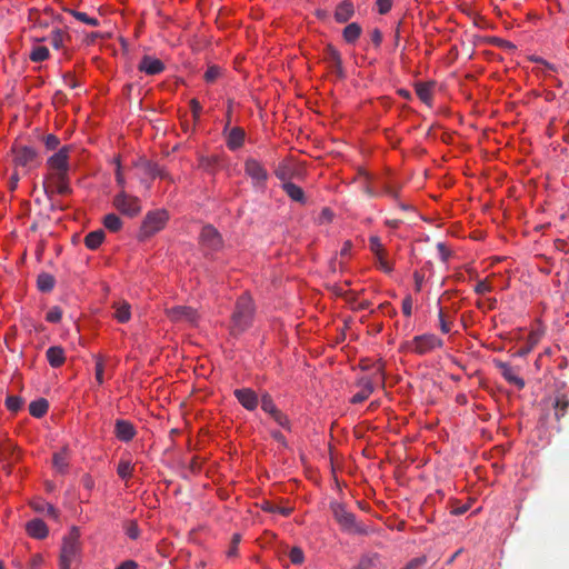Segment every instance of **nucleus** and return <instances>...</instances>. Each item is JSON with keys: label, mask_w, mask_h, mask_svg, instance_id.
Listing matches in <instances>:
<instances>
[{"label": "nucleus", "mask_w": 569, "mask_h": 569, "mask_svg": "<svg viewBox=\"0 0 569 569\" xmlns=\"http://www.w3.org/2000/svg\"><path fill=\"white\" fill-rule=\"evenodd\" d=\"M244 130L240 127L230 129L227 133V147L230 150L239 149L244 142Z\"/></svg>", "instance_id": "nucleus-23"}, {"label": "nucleus", "mask_w": 569, "mask_h": 569, "mask_svg": "<svg viewBox=\"0 0 569 569\" xmlns=\"http://www.w3.org/2000/svg\"><path fill=\"white\" fill-rule=\"evenodd\" d=\"M378 309H379V310H381L382 312L388 313L390 317H392V316H396V315H397L396 309H395V308H392V307L390 306V303H389V302H383V303H381V305L378 307Z\"/></svg>", "instance_id": "nucleus-61"}, {"label": "nucleus", "mask_w": 569, "mask_h": 569, "mask_svg": "<svg viewBox=\"0 0 569 569\" xmlns=\"http://www.w3.org/2000/svg\"><path fill=\"white\" fill-rule=\"evenodd\" d=\"M103 226L111 232H117L122 227L121 219L116 213H108L103 218Z\"/></svg>", "instance_id": "nucleus-33"}, {"label": "nucleus", "mask_w": 569, "mask_h": 569, "mask_svg": "<svg viewBox=\"0 0 569 569\" xmlns=\"http://www.w3.org/2000/svg\"><path fill=\"white\" fill-rule=\"evenodd\" d=\"M81 482L87 490H91L94 487V481L89 475L83 476Z\"/></svg>", "instance_id": "nucleus-63"}, {"label": "nucleus", "mask_w": 569, "mask_h": 569, "mask_svg": "<svg viewBox=\"0 0 569 569\" xmlns=\"http://www.w3.org/2000/svg\"><path fill=\"white\" fill-rule=\"evenodd\" d=\"M254 305L250 296L243 293L236 303L234 311L231 318L232 333H242L246 331L253 321Z\"/></svg>", "instance_id": "nucleus-1"}, {"label": "nucleus", "mask_w": 569, "mask_h": 569, "mask_svg": "<svg viewBox=\"0 0 569 569\" xmlns=\"http://www.w3.org/2000/svg\"><path fill=\"white\" fill-rule=\"evenodd\" d=\"M437 249L439 251V254H440L441 259L443 261H447L449 256H450V251L447 249L446 244L443 242H439L437 244Z\"/></svg>", "instance_id": "nucleus-60"}, {"label": "nucleus", "mask_w": 569, "mask_h": 569, "mask_svg": "<svg viewBox=\"0 0 569 569\" xmlns=\"http://www.w3.org/2000/svg\"><path fill=\"white\" fill-rule=\"evenodd\" d=\"M373 378L370 377H361L357 380V387L360 388V390L355 393L351 398V403L358 405L366 401L371 393L375 391V385H373Z\"/></svg>", "instance_id": "nucleus-12"}, {"label": "nucleus", "mask_w": 569, "mask_h": 569, "mask_svg": "<svg viewBox=\"0 0 569 569\" xmlns=\"http://www.w3.org/2000/svg\"><path fill=\"white\" fill-rule=\"evenodd\" d=\"M104 240V231L102 229H98L89 232L84 238V244L87 248L91 250H96Z\"/></svg>", "instance_id": "nucleus-29"}, {"label": "nucleus", "mask_w": 569, "mask_h": 569, "mask_svg": "<svg viewBox=\"0 0 569 569\" xmlns=\"http://www.w3.org/2000/svg\"><path fill=\"white\" fill-rule=\"evenodd\" d=\"M491 291V286L486 281H479L475 287V292L478 295H485Z\"/></svg>", "instance_id": "nucleus-58"}, {"label": "nucleus", "mask_w": 569, "mask_h": 569, "mask_svg": "<svg viewBox=\"0 0 569 569\" xmlns=\"http://www.w3.org/2000/svg\"><path fill=\"white\" fill-rule=\"evenodd\" d=\"M66 33L60 29H54L50 34V43L54 49H60L63 46Z\"/></svg>", "instance_id": "nucleus-41"}, {"label": "nucleus", "mask_w": 569, "mask_h": 569, "mask_svg": "<svg viewBox=\"0 0 569 569\" xmlns=\"http://www.w3.org/2000/svg\"><path fill=\"white\" fill-rule=\"evenodd\" d=\"M498 368L502 377L511 385H515L518 389H522L525 387V380L520 378L515 369L505 362H499Z\"/></svg>", "instance_id": "nucleus-21"}, {"label": "nucleus", "mask_w": 569, "mask_h": 569, "mask_svg": "<svg viewBox=\"0 0 569 569\" xmlns=\"http://www.w3.org/2000/svg\"><path fill=\"white\" fill-rule=\"evenodd\" d=\"M271 418L282 428L290 430V420L282 411L279 409L271 415Z\"/></svg>", "instance_id": "nucleus-44"}, {"label": "nucleus", "mask_w": 569, "mask_h": 569, "mask_svg": "<svg viewBox=\"0 0 569 569\" xmlns=\"http://www.w3.org/2000/svg\"><path fill=\"white\" fill-rule=\"evenodd\" d=\"M167 316L174 322H187L196 325L198 321L197 311L187 306H176L166 310Z\"/></svg>", "instance_id": "nucleus-9"}, {"label": "nucleus", "mask_w": 569, "mask_h": 569, "mask_svg": "<svg viewBox=\"0 0 569 569\" xmlns=\"http://www.w3.org/2000/svg\"><path fill=\"white\" fill-rule=\"evenodd\" d=\"M438 318H439V328H440L441 332L442 333L450 332L451 321L448 319V317L446 316V313L443 312V310L441 308L439 309Z\"/></svg>", "instance_id": "nucleus-47"}, {"label": "nucleus", "mask_w": 569, "mask_h": 569, "mask_svg": "<svg viewBox=\"0 0 569 569\" xmlns=\"http://www.w3.org/2000/svg\"><path fill=\"white\" fill-rule=\"evenodd\" d=\"M49 408V403L44 398L37 399L29 405V412L36 418L43 417Z\"/></svg>", "instance_id": "nucleus-31"}, {"label": "nucleus", "mask_w": 569, "mask_h": 569, "mask_svg": "<svg viewBox=\"0 0 569 569\" xmlns=\"http://www.w3.org/2000/svg\"><path fill=\"white\" fill-rule=\"evenodd\" d=\"M274 174L282 183H287L297 176V169L290 162L282 161L276 168Z\"/></svg>", "instance_id": "nucleus-22"}, {"label": "nucleus", "mask_w": 569, "mask_h": 569, "mask_svg": "<svg viewBox=\"0 0 569 569\" xmlns=\"http://www.w3.org/2000/svg\"><path fill=\"white\" fill-rule=\"evenodd\" d=\"M417 96L425 103L430 104L432 100V87L428 83H418L416 87Z\"/></svg>", "instance_id": "nucleus-34"}, {"label": "nucleus", "mask_w": 569, "mask_h": 569, "mask_svg": "<svg viewBox=\"0 0 569 569\" xmlns=\"http://www.w3.org/2000/svg\"><path fill=\"white\" fill-rule=\"evenodd\" d=\"M59 143H60V141H59L58 137H56L54 134H48L44 138V144L48 150H54L56 148H58Z\"/></svg>", "instance_id": "nucleus-56"}, {"label": "nucleus", "mask_w": 569, "mask_h": 569, "mask_svg": "<svg viewBox=\"0 0 569 569\" xmlns=\"http://www.w3.org/2000/svg\"><path fill=\"white\" fill-rule=\"evenodd\" d=\"M96 380L99 385H102L103 381H104V378H103V372H104V365H103V360L98 357L97 360H96Z\"/></svg>", "instance_id": "nucleus-49"}, {"label": "nucleus", "mask_w": 569, "mask_h": 569, "mask_svg": "<svg viewBox=\"0 0 569 569\" xmlns=\"http://www.w3.org/2000/svg\"><path fill=\"white\" fill-rule=\"evenodd\" d=\"M412 298L411 296H406L402 300V312L406 317H410L412 313Z\"/></svg>", "instance_id": "nucleus-54"}, {"label": "nucleus", "mask_w": 569, "mask_h": 569, "mask_svg": "<svg viewBox=\"0 0 569 569\" xmlns=\"http://www.w3.org/2000/svg\"><path fill=\"white\" fill-rule=\"evenodd\" d=\"M261 509L263 511H267V512H271V513H280L284 517H288L292 509L291 508H287V507H279L270 501H263V503L261 505Z\"/></svg>", "instance_id": "nucleus-37"}, {"label": "nucleus", "mask_w": 569, "mask_h": 569, "mask_svg": "<svg viewBox=\"0 0 569 569\" xmlns=\"http://www.w3.org/2000/svg\"><path fill=\"white\" fill-rule=\"evenodd\" d=\"M62 318V310L59 307H52L46 315V320L51 323H57Z\"/></svg>", "instance_id": "nucleus-48"}, {"label": "nucleus", "mask_w": 569, "mask_h": 569, "mask_svg": "<svg viewBox=\"0 0 569 569\" xmlns=\"http://www.w3.org/2000/svg\"><path fill=\"white\" fill-rule=\"evenodd\" d=\"M167 220L168 214L164 210H156L148 212L142 221L139 238L141 240H144L153 236L154 233L159 232L161 229L164 228Z\"/></svg>", "instance_id": "nucleus-4"}, {"label": "nucleus", "mask_w": 569, "mask_h": 569, "mask_svg": "<svg viewBox=\"0 0 569 569\" xmlns=\"http://www.w3.org/2000/svg\"><path fill=\"white\" fill-rule=\"evenodd\" d=\"M362 28L359 23L352 22L345 27L342 37L347 43L353 44L361 36Z\"/></svg>", "instance_id": "nucleus-25"}, {"label": "nucleus", "mask_w": 569, "mask_h": 569, "mask_svg": "<svg viewBox=\"0 0 569 569\" xmlns=\"http://www.w3.org/2000/svg\"><path fill=\"white\" fill-rule=\"evenodd\" d=\"M260 402H261V409H262L266 413H268V415H270V416H271L272 413H274V412L278 410V408H277V406L274 405V402H273V400H272L271 396H270L269 393H267V392H264V393L261 396V400H260Z\"/></svg>", "instance_id": "nucleus-38"}, {"label": "nucleus", "mask_w": 569, "mask_h": 569, "mask_svg": "<svg viewBox=\"0 0 569 569\" xmlns=\"http://www.w3.org/2000/svg\"><path fill=\"white\" fill-rule=\"evenodd\" d=\"M47 360L52 368L61 367L66 361L64 350L59 346L50 347L47 352Z\"/></svg>", "instance_id": "nucleus-24"}, {"label": "nucleus", "mask_w": 569, "mask_h": 569, "mask_svg": "<svg viewBox=\"0 0 569 569\" xmlns=\"http://www.w3.org/2000/svg\"><path fill=\"white\" fill-rule=\"evenodd\" d=\"M393 0H377V7L380 14H386L390 11Z\"/></svg>", "instance_id": "nucleus-55"}, {"label": "nucleus", "mask_w": 569, "mask_h": 569, "mask_svg": "<svg viewBox=\"0 0 569 569\" xmlns=\"http://www.w3.org/2000/svg\"><path fill=\"white\" fill-rule=\"evenodd\" d=\"M67 12H69L71 16H73L78 21L86 23L91 27H98L100 24L99 20L97 18L89 17L86 12L68 9Z\"/></svg>", "instance_id": "nucleus-35"}, {"label": "nucleus", "mask_w": 569, "mask_h": 569, "mask_svg": "<svg viewBox=\"0 0 569 569\" xmlns=\"http://www.w3.org/2000/svg\"><path fill=\"white\" fill-rule=\"evenodd\" d=\"M32 508L37 512H47L48 516H50L53 519H58L59 512L58 510L49 502L43 500H38L31 503Z\"/></svg>", "instance_id": "nucleus-32"}, {"label": "nucleus", "mask_w": 569, "mask_h": 569, "mask_svg": "<svg viewBox=\"0 0 569 569\" xmlns=\"http://www.w3.org/2000/svg\"><path fill=\"white\" fill-rule=\"evenodd\" d=\"M49 56H50V52L47 47L38 46L31 50L29 58L33 62H42V61L47 60L49 58Z\"/></svg>", "instance_id": "nucleus-36"}, {"label": "nucleus", "mask_w": 569, "mask_h": 569, "mask_svg": "<svg viewBox=\"0 0 569 569\" xmlns=\"http://www.w3.org/2000/svg\"><path fill=\"white\" fill-rule=\"evenodd\" d=\"M114 208L122 214L134 218L141 212V203L138 197L128 194L124 190H121L113 198Z\"/></svg>", "instance_id": "nucleus-5"}, {"label": "nucleus", "mask_w": 569, "mask_h": 569, "mask_svg": "<svg viewBox=\"0 0 569 569\" xmlns=\"http://www.w3.org/2000/svg\"><path fill=\"white\" fill-rule=\"evenodd\" d=\"M442 345V340L433 333L416 336L412 339L413 351L418 355H425L436 348H441Z\"/></svg>", "instance_id": "nucleus-8"}, {"label": "nucleus", "mask_w": 569, "mask_h": 569, "mask_svg": "<svg viewBox=\"0 0 569 569\" xmlns=\"http://www.w3.org/2000/svg\"><path fill=\"white\" fill-rule=\"evenodd\" d=\"M221 73V69L217 66H211L204 73V79L207 82H213Z\"/></svg>", "instance_id": "nucleus-50"}, {"label": "nucleus", "mask_w": 569, "mask_h": 569, "mask_svg": "<svg viewBox=\"0 0 569 569\" xmlns=\"http://www.w3.org/2000/svg\"><path fill=\"white\" fill-rule=\"evenodd\" d=\"M56 279L51 273L41 272L37 277V287L41 292H50L54 288Z\"/></svg>", "instance_id": "nucleus-27"}, {"label": "nucleus", "mask_w": 569, "mask_h": 569, "mask_svg": "<svg viewBox=\"0 0 569 569\" xmlns=\"http://www.w3.org/2000/svg\"><path fill=\"white\" fill-rule=\"evenodd\" d=\"M138 565L133 560H126L120 566L117 567V569H137Z\"/></svg>", "instance_id": "nucleus-64"}, {"label": "nucleus", "mask_w": 569, "mask_h": 569, "mask_svg": "<svg viewBox=\"0 0 569 569\" xmlns=\"http://www.w3.org/2000/svg\"><path fill=\"white\" fill-rule=\"evenodd\" d=\"M323 60L328 66H337V76L342 78L345 71L342 68V59L339 51L331 44H328L323 51Z\"/></svg>", "instance_id": "nucleus-16"}, {"label": "nucleus", "mask_w": 569, "mask_h": 569, "mask_svg": "<svg viewBox=\"0 0 569 569\" xmlns=\"http://www.w3.org/2000/svg\"><path fill=\"white\" fill-rule=\"evenodd\" d=\"M379 189L380 193H385L393 199L398 198V191L393 187L389 186L388 183L380 181L379 182Z\"/></svg>", "instance_id": "nucleus-51"}, {"label": "nucleus", "mask_w": 569, "mask_h": 569, "mask_svg": "<svg viewBox=\"0 0 569 569\" xmlns=\"http://www.w3.org/2000/svg\"><path fill=\"white\" fill-rule=\"evenodd\" d=\"M133 466L128 460H121L117 468V473L121 479H128L131 477Z\"/></svg>", "instance_id": "nucleus-39"}, {"label": "nucleus", "mask_w": 569, "mask_h": 569, "mask_svg": "<svg viewBox=\"0 0 569 569\" xmlns=\"http://www.w3.org/2000/svg\"><path fill=\"white\" fill-rule=\"evenodd\" d=\"M114 436L120 441L128 442L134 438L136 428L130 421L118 419L114 423Z\"/></svg>", "instance_id": "nucleus-15"}, {"label": "nucleus", "mask_w": 569, "mask_h": 569, "mask_svg": "<svg viewBox=\"0 0 569 569\" xmlns=\"http://www.w3.org/2000/svg\"><path fill=\"white\" fill-rule=\"evenodd\" d=\"M38 153L31 147H19L16 150L14 161L18 166L27 167L37 160Z\"/></svg>", "instance_id": "nucleus-17"}, {"label": "nucleus", "mask_w": 569, "mask_h": 569, "mask_svg": "<svg viewBox=\"0 0 569 569\" xmlns=\"http://www.w3.org/2000/svg\"><path fill=\"white\" fill-rule=\"evenodd\" d=\"M139 71L149 76L159 74L164 70V64L161 60L151 56H143L138 66Z\"/></svg>", "instance_id": "nucleus-14"}, {"label": "nucleus", "mask_w": 569, "mask_h": 569, "mask_svg": "<svg viewBox=\"0 0 569 569\" xmlns=\"http://www.w3.org/2000/svg\"><path fill=\"white\" fill-rule=\"evenodd\" d=\"M23 401L18 396H8L6 399V407L12 412H18L22 408Z\"/></svg>", "instance_id": "nucleus-42"}, {"label": "nucleus", "mask_w": 569, "mask_h": 569, "mask_svg": "<svg viewBox=\"0 0 569 569\" xmlns=\"http://www.w3.org/2000/svg\"><path fill=\"white\" fill-rule=\"evenodd\" d=\"M244 172L251 179L253 187L259 189L266 188L269 174L260 161L248 158L244 162Z\"/></svg>", "instance_id": "nucleus-6"}, {"label": "nucleus", "mask_w": 569, "mask_h": 569, "mask_svg": "<svg viewBox=\"0 0 569 569\" xmlns=\"http://www.w3.org/2000/svg\"><path fill=\"white\" fill-rule=\"evenodd\" d=\"M290 561L293 565H301L305 561V553L300 547H293L289 551Z\"/></svg>", "instance_id": "nucleus-43"}, {"label": "nucleus", "mask_w": 569, "mask_h": 569, "mask_svg": "<svg viewBox=\"0 0 569 569\" xmlns=\"http://www.w3.org/2000/svg\"><path fill=\"white\" fill-rule=\"evenodd\" d=\"M113 308H114V318L121 322V323H126L130 320V317H131V312H130V305L122 300V301H117L113 303Z\"/></svg>", "instance_id": "nucleus-26"}, {"label": "nucleus", "mask_w": 569, "mask_h": 569, "mask_svg": "<svg viewBox=\"0 0 569 569\" xmlns=\"http://www.w3.org/2000/svg\"><path fill=\"white\" fill-rule=\"evenodd\" d=\"M377 556H363L361 557L357 569H373L377 563Z\"/></svg>", "instance_id": "nucleus-45"}, {"label": "nucleus", "mask_w": 569, "mask_h": 569, "mask_svg": "<svg viewBox=\"0 0 569 569\" xmlns=\"http://www.w3.org/2000/svg\"><path fill=\"white\" fill-rule=\"evenodd\" d=\"M136 167H138L144 174L156 178L157 174L161 173V167L158 163L149 161L147 159H140Z\"/></svg>", "instance_id": "nucleus-30"}, {"label": "nucleus", "mask_w": 569, "mask_h": 569, "mask_svg": "<svg viewBox=\"0 0 569 569\" xmlns=\"http://www.w3.org/2000/svg\"><path fill=\"white\" fill-rule=\"evenodd\" d=\"M43 563V557L40 553H36L30 559V569H37Z\"/></svg>", "instance_id": "nucleus-59"}, {"label": "nucleus", "mask_w": 569, "mask_h": 569, "mask_svg": "<svg viewBox=\"0 0 569 569\" xmlns=\"http://www.w3.org/2000/svg\"><path fill=\"white\" fill-rule=\"evenodd\" d=\"M52 179L54 180V188L43 182V190L49 200L52 199L54 192L59 194H69L71 193V188L69 186L68 173H59L52 174Z\"/></svg>", "instance_id": "nucleus-11"}, {"label": "nucleus", "mask_w": 569, "mask_h": 569, "mask_svg": "<svg viewBox=\"0 0 569 569\" xmlns=\"http://www.w3.org/2000/svg\"><path fill=\"white\" fill-rule=\"evenodd\" d=\"M355 14V6L350 0H343L338 3L335 11V20L338 23L348 22Z\"/></svg>", "instance_id": "nucleus-18"}, {"label": "nucleus", "mask_w": 569, "mask_h": 569, "mask_svg": "<svg viewBox=\"0 0 569 569\" xmlns=\"http://www.w3.org/2000/svg\"><path fill=\"white\" fill-rule=\"evenodd\" d=\"M365 192L371 198H376V197L380 196V191L378 190V187H376L375 184H370V183L365 188Z\"/></svg>", "instance_id": "nucleus-62"}, {"label": "nucleus", "mask_w": 569, "mask_h": 569, "mask_svg": "<svg viewBox=\"0 0 569 569\" xmlns=\"http://www.w3.org/2000/svg\"><path fill=\"white\" fill-rule=\"evenodd\" d=\"M80 532L77 527H72L69 535L63 538L61 552H60V567L61 569H70L80 555Z\"/></svg>", "instance_id": "nucleus-2"}, {"label": "nucleus", "mask_w": 569, "mask_h": 569, "mask_svg": "<svg viewBox=\"0 0 569 569\" xmlns=\"http://www.w3.org/2000/svg\"><path fill=\"white\" fill-rule=\"evenodd\" d=\"M282 189L284 190L287 196L290 199H292L293 201H297L300 203L305 202V200H306L305 192L299 186H297L290 181L287 183H282Z\"/></svg>", "instance_id": "nucleus-28"}, {"label": "nucleus", "mask_w": 569, "mask_h": 569, "mask_svg": "<svg viewBox=\"0 0 569 569\" xmlns=\"http://www.w3.org/2000/svg\"><path fill=\"white\" fill-rule=\"evenodd\" d=\"M569 407V400L566 399V397H559L556 399L555 402V415L557 419H560L563 417L567 412V409Z\"/></svg>", "instance_id": "nucleus-40"}, {"label": "nucleus", "mask_w": 569, "mask_h": 569, "mask_svg": "<svg viewBox=\"0 0 569 569\" xmlns=\"http://www.w3.org/2000/svg\"><path fill=\"white\" fill-rule=\"evenodd\" d=\"M240 535L236 533L233 535L232 537V540H231V546L229 547L228 551H227V556L228 557H236L238 555V545L240 542Z\"/></svg>", "instance_id": "nucleus-53"}, {"label": "nucleus", "mask_w": 569, "mask_h": 569, "mask_svg": "<svg viewBox=\"0 0 569 569\" xmlns=\"http://www.w3.org/2000/svg\"><path fill=\"white\" fill-rule=\"evenodd\" d=\"M199 242L203 250L208 252L219 251L223 246V240L220 232L211 224L202 227Z\"/></svg>", "instance_id": "nucleus-7"}, {"label": "nucleus", "mask_w": 569, "mask_h": 569, "mask_svg": "<svg viewBox=\"0 0 569 569\" xmlns=\"http://www.w3.org/2000/svg\"><path fill=\"white\" fill-rule=\"evenodd\" d=\"M28 535L36 539H44L48 536V527L41 519H32L26 525Z\"/></svg>", "instance_id": "nucleus-19"}, {"label": "nucleus", "mask_w": 569, "mask_h": 569, "mask_svg": "<svg viewBox=\"0 0 569 569\" xmlns=\"http://www.w3.org/2000/svg\"><path fill=\"white\" fill-rule=\"evenodd\" d=\"M333 518L339 523L340 528L348 533H366V529L356 521V517L347 508L339 503L332 502L330 505Z\"/></svg>", "instance_id": "nucleus-3"}, {"label": "nucleus", "mask_w": 569, "mask_h": 569, "mask_svg": "<svg viewBox=\"0 0 569 569\" xmlns=\"http://www.w3.org/2000/svg\"><path fill=\"white\" fill-rule=\"evenodd\" d=\"M370 39L372 41V43L375 44V47H380L381 42H382V33L379 29L375 28L373 30L370 31Z\"/></svg>", "instance_id": "nucleus-57"}, {"label": "nucleus", "mask_w": 569, "mask_h": 569, "mask_svg": "<svg viewBox=\"0 0 569 569\" xmlns=\"http://www.w3.org/2000/svg\"><path fill=\"white\" fill-rule=\"evenodd\" d=\"M234 397L247 410H254L259 405L257 393L250 388L236 389L233 391Z\"/></svg>", "instance_id": "nucleus-13"}, {"label": "nucleus", "mask_w": 569, "mask_h": 569, "mask_svg": "<svg viewBox=\"0 0 569 569\" xmlns=\"http://www.w3.org/2000/svg\"><path fill=\"white\" fill-rule=\"evenodd\" d=\"M70 451L67 447H63L60 451L54 452L52 457L53 468L59 473H66L69 467Z\"/></svg>", "instance_id": "nucleus-20"}, {"label": "nucleus", "mask_w": 569, "mask_h": 569, "mask_svg": "<svg viewBox=\"0 0 569 569\" xmlns=\"http://www.w3.org/2000/svg\"><path fill=\"white\" fill-rule=\"evenodd\" d=\"M369 246H370V250L376 256H380V254L385 253V249H383V246H382L381 240H380L379 237L371 236L370 239H369Z\"/></svg>", "instance_id": "nucleus-46"}, {"label": "nucleus", "mask_w": 569, "mask_h": 569, "mask_svg": "<svg viewBox=\"0 0 569 569\" xmlns=\"http://www.w3.org/2000/svg\"><path fill=\"white\" fill-rule=\"evenodd\" d=\"M69 147L61 148L58 152L48 159V167L53 171L52 174L68 173L69 171Z\"/></svg>", "instance_id": "nucleus-10"}, {"label": "nucleus", "mask_w": 569, "mask_h": 569, "mask_svg": "<svg viewBox=\"0 0 569 569\" xmlns=\"http://www.w3.org/2000/svg\"><path fill=\"white\" fill-rule=\"evenodd\" d=\"M126 533L130 539H137L140 535L137 522L131 521L126 526Z\"/></svg>", "instance_id": "nucleus-52"}]
</instances>
